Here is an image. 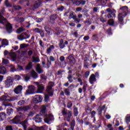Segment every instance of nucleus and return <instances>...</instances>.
<instances>
[{"mask_svg": "<svg viewBox=\"0 0 130 130\" xmlns=\"http://www.w3.org/2000/svg\"><path fill=\"white\" fill-rule=\"evenodd\" d=\"M95 114L96 112H95V111H92L91 112V118H93V117H94Z\"/></svg>", "mask_w": 130, "mask_h": 130, "instance_id": "obj_62", "label": "nucleus"}, {"mask_svg": "<svg viewBox=\"0 0 130 130\" xmlns=\"http://www.w3.org/2000/svg\"><path fill=\"white\" fill-rule=\"evenodd\" d=\"M28 122L27 121H24L21 122V124L23 127L24 130H27V124Z\"/></svg>", "mask_w": 130, "mask_h": 130, "instance_id": "obj_26", "label": "nucleus"}, {"mask_svg": "<svg viewBox=\"0 0 130 130\" xmlns=\"http://www.w3.org/2000/svg\"><path fill=\"white\" fill-rule=\"evenodd\" d=\"M30 108L28 106L25 107H20L17 109L18 111H23V110H28Z\"/></svg>", "mask_w": 130, "mask_h": 130, "instance_id": "obj_20", "label": "nucleus"}, {"mask_svg": "<svg viewBox=\"0 0 130 130\" xmlns=\"http://www.w3.org/2000/svg\"><path fill=\"white\" fill-rule=\"evenodd\" d=\"M67 79L69 80L70 83H72L73 82V80H72L73 79V76H72L71 75H69Z\"/></svg>", "mask_w": 130, "mask_h": 130, "instance_id": "obj_46", "label": "nucleus"}, {"mask_svg": "<svg viewBox=\"0 0 130 130\" xmlns=\"http://www.w3.org/2000/svg\"><path fill=\"white\" fill-rule=\"evenodd\" d=\"M96 81H97V80L96 79V77L95 76V74H91L89 78V82L90 83V84H91V85H93V84H94V83H95V82H96Z\"/></svg>", "mask_w": 130, "mask_h": 130, "instance_id": "obj_13", "label": "nucleus"}, {"mask_svg": "<svg viewBox=\"0 0 130 130\" xmlns=\"http://www.w3.org/2000/svg\"><path fill=\"white\" fill-rule=\"evenodd\" d=\"M36 71L38 74H42L44 71L42 68H41V66H40V64H38L37 65V68H36Z\"/></svg>", "mask_w": 130, "mask_h": 130, "instance_id": "obj_17", "label": "nucleus"}, {"mask_svg": "<svg viewBox=\"0 0 130 130\" xmlns=\"http://www.w3.org/2000/svg\"><path fill=\"white\" fill-rule=\"evenodd\" d=\"M41 5V1L40 0L38 1V2L36 3V4L34 5V8L35 9H38V8H39L40 7V5Z\"/></svg>", "mask_w": 130, "mask_h": 130, "instance_id": "obj_30", "label": "nucleus"}, {"mask_svg": "<svg viewBox=\"0 0 130 130\" xmlns=\"http://www.w3.org/2000/svg\"><path fill=\"white\" fill-rule=\"evenodd\" d=\"M25 105V101L24 100H21L18 102V105L19 106H22V105Z\"/></svg>", "mask_w": 130, "mask_h": 130, "instance_id": "obj_38", "label": "nucleus"}, {"mask_svg": "<svg viewBox=\"0 0 130 130\" xmlns=\"http://www.w3.org/2000/svg\"><path fill=\"white\" fill-rule=\"evenodd\" d=\"M107 12L108 13L109 17L108 18H115V10H112L110 8H108L106 10Z\"/></svg>", "mask_w": 130, "mask_h": 130, "instance_id": "obj_9", "label": "nucleus"}, {"mask_svg": "<svg viewBox=\"0 0 130 130\" xmlns=\"http://www.w3.org/2000/svg\"><path fill=\"white\" fill-rule=\"evenodd\" d=\"M73 111L75 116H78V115L79 114V112L78 111V108H77L76 107H74Z\"/></svg>", "mask_w": 130, "mask_h": 130, "instance_id": "obj_28", "label": "nucleus"}, {"mask_svg": "<svg viewBox=\"0 0 130 130\" xmlns=\"http://www.w3.org/2000/svg\"><path fill=\"white\" fill-rule=\"evenodd\" d=\"M9 56H10L11 58H16V55L15 53H10Z\"/></svg>", "mask_w": 130, "mask_h": 130, "instance_id": "obj_45", "label": "nucleus"}, {"mask_svg": "<svg viewBox=\"0 0 130 130\" xmlns=\"http://www.w3.org/2000/svg\"><path fill=\"white\" fill-rule=\"evenodd\" d=\"M98 4H101L103 6H104L106 3H107V0H96Z\"/></svg>", "mask_w": 130, "mask_h": 130, "instance_id": "obj_25", "label": "nucleus"}, {"mask_svg": "<svg viewBox=\"0 0 130 130\" xmlns=\"http://www.w3.org/2000/svg\"><path fill=\"white\" fill-rule=\"evenodd\" d=\"M14 79L16 80V81H20V80H21V76L19 75H15Z\"/></svg>", "mask_w": 130, "mask_h": 130, "instance_id": "obj_51", "label": "nucleus"}, {"mask_svg": "<svg viewBox=\"0 0 130 130\" xmlns=\"http://www.w3.org/2000/svg\"><path fill=\"white\" fill-rule=\"evenodd\" d=\"M35 128V130H44L45 127L42 126L38 127Z\"/></svg>", "mask_w": 130, "mask_h": 130, "instance_id": "obj_54", "label": "nucleus"}, {"mask_svg": "<svg viewBox=\"0 0 130 130\" xmlns=\"http://www.w3.org/2000/svg\"><path fill=\"white\" fill-rule=\"evenodd\" d=\"M67 59L69 60V63L70 64H75L76 63V59L73 55H70L67 57Z\"/></svg>", "mask_w": 130, "mask_h": 130, "instance_id": "obj_14", "label": "nucleus"}, {"mask_svg": "<svg viewBox=\"0 0 130 130\" xmlns=\"http://www.w3.org/2000/svg\"><path fill=\"white\" fill-rule=\"evenodd\" d=\"M27 89L26 91V95L28 94H34L35 93V90H36V87L33 85H31L27 87Z\"/></svg>", "mask_w": 130, "mask_h": 130, "instance_id": "obj_6", "label": "nucleus"}, {"mask_svg": "<svg viewBox=\"0 0 130 130\" xmlns=\"http://www.w3.org/2000/svg\"><path fill=\"white\" fill-rule=\"evenodd\" d=\"M120 13L118 14V19L119 23L121 25H123V19L125 17V16H127V14H129L128 11V7L127 6L122 7L120 8Z\"/></svg>", "mask_w": 130, "mask_h": 130, "instance_id": "obj_1", "label": "nucleus"}, {"mask_svg": "<svg viewBox=\"0 0 130 130\" xmlns=\"http://www.w3.org/2000/svg\"><path fill=\"white\" fill-rule=\"evenodd\" d=\"M75 125H76V121H75V120H72L71 122V128L72 130H74Z\"/></svg>", "mask_w": 130, "mask_h": 130, "instance_id": "obj_29", "label": "nucleus"}, {"mask_svg": "<svg viewBox=\"0 0 130 130\" xmlns=\"http://www.w3.org/2000/svg\"><path fill=\"white\" fill-rule=\"evenodd\" d=\"M54 86V83L52 82H50L48 84V86L47 87V92L50 96H52L53 93H52V87Z\"/></svg>", "mask_w": 130, "mask_h": 130, "instance_id": "obj_7", "label": "nucleus"}, {"mask_svg": "<svg viewBox=\"0 0 130 130\" xmlns=\"http://www.w3.org/2000/svg\"><path fill=\"white\" fill-rule=\"evenodd\" d=\"M7 69H6V68L3 66L0 67V74H2V75H5Z\"/></svg>", "mask_w": 130, "mask_h": 130, "instance_id": "obj_21", "label": "nucleus"}, {"mask_svg": "<svg viewBox=\"0 0 130 130\" xmlns=\"http://www.w3.org/2000/svg\"><path fill=\"white\" fill-rule=\"evenodd\" d=\"M72 19H73L75 22H77V23H80V22H81V19L77 18V15H73Z\"/></svg>", "mask_w": 130, "mask_h": 130, "instance_id": "obj_31", "label": "nucleus"}, {"mask_svg": "<svg viewBox=\"0 0 130 130\" xmlns=\"http://www.w3.org/2000/svg\"><path fill=\"white\" fill-rule=\"evenodd\" d=\"M23 31H24V28L22 27H20L19 28H18L17 30V33H18V34H20V33H21V32H23Z\"/></svg>", "mask_w": 130, "mask_h": 130, "instance_id": "obj_47", "label": "nucleus"}, {"mask_svg": "<svg viewBox=\"0 0 130 130\" xmlns=\"http://www.w3.org/2000/svg\"><path fill=\"white\" fill-rule=\"evenodd\" d=\"M64 9V7H63V6H61L57 8V11H60L61 12V11H63Z\"/></svg>", "mask_w": 130, "mask_h": 130, "instance_id": "obj_61", "label": "nucleus"}, {"mask_svg": "<svg viewBox=\"0 0 130 130\" xmlns=\"http://www.w3.org/2000/svg\"><path fill=\"white\" fill-rule=\"evenodd\" d=\"M43 99V98L41 95H36L33 99V102L36 104H37L38 103H40V102H42Z\"/></svg>", "mask_w": 130, "mask_h": 130, "instance_id": "obj_10", "label": "nucleus"}, {"mask_svg": "<svg viewBox=\"0 0 130 130\" xmlns=\"http://www.w3.org/2000/svg\"><path fill=\"white\" fill-rule=\"evenodd\" d=\"M10 54H11V53H9V52L7 50H5L4 51V55L5 56L8 55V56H10Z\"/></svg>", "mask_w": 130, "mask_h": 130, "instance_id": "obj_60", "label": "nucleus"}, {"mask_svg": "<svg viewBox=\"0 0 130 130\" xmlns=\"http://www.w3.org/2000/svg\"><path fill=\"white\" fill-rule=\"evenodd\" d=\"M2 62L4 64H8V63H9L10 62L7 59L3 58Z\"/></svg>", "mask_w": 130, "mask_h": 130, "instance_id": "obj_43", "label": "nucleus"}, {"mask_svg": "<svg viewBox=\"0 0 130 130\" xmlns=\"http://www.w3.org/2000/svg\"><path fill=\"white\" fill-rule=\"evenodd\" d=\"M53 118V116L51 114L47 115L45 117L44 121L48 123V124H50V120Z\"/></svg>", "mask_w": 130, "mask_h": 130, "instance_id": "obj_11", "label": "nucleus"}, {"mask_svg": "<svg viewBox=\"0 0 130 130\" xmlns=\"http://www.w3.org/2000/svg\"><path fill=\"white\" fill-rule=\"evenodd\" d=\"M49 99V95H48V94H45V101H46V102H47Z\"/></svg>", "mask_w": 130, "mask_h": 130, "instance_id": "obj_59", "label": "nucleus"}, {"mask_svg": "<svg viewBox=\"0 0 130 130\" xmlns=\"http://www.w3.org/2000/svg\"><path fill=\"white\" fill-rule=\"evenodd\" d=\"M92 38L94 40H98L99 39V38L98 37V35H92Z\"/></svg>", "mask_w": 130, "mask_h": 130, "instance_id": "obj_56", "label": "nucleus"}, {"mask_svg": "<svg viewBox=\"0 0 130 130\" xmlns=\"http://www.w3.org/2000/svg\"><path fill=\"white\" fill-rule=\"evenodd\" d=\"M17 38H18V39H19V40H21V41L24 40L22 34L21 35L18 36L17 37Z\"/></svg>", "mask_w": 130, "mask_h": 130, "instance_id": "obj_57", "label": "nucleus"}, {"mask_svg": "<svg viewBox=\"0 0 130 130\" xmlns=\"http://www.w3.org/2000/svg\"><path fill=\"white\" fill-rule=\"evenodd\" d=\"M73 35L74 36H75V37H76V38H78V31H75L73 34Z\"/></svg>", "mask_w": 130, "mask_h": 130, "instance_id": "obj_64", "label": "nucleus"}, {"mask_svg": "<svg viewBox=\"0 0 130 130\" xmlns=\"http://www.w3.org/2000/svg\"><path fill=\"white\" fill-rule=\"evenodd\" d=\"M64 59H65V58H64V56H61L59 58V60L60 61H64Z\"/></svg>", "mask_w": 130, "mask_h": 130, "instance_id": "obj_63", "label": "nucleus"}, {"mask_svg": "<svg viewBox=\"0 0 130 130\" xmlns=\"http://www.w3.org/2000/svg\"><path fill=\"white\" fill-rule=\"evenodd\" d=\"M20 114L21 115L16 116L15 118L11 120L12 123L18 124V123H19L21 120H23V119H24V118H23L22 116V114L20 113Z\"/></svg>", "mask_w": 130, "mask_h": 130, "instance_id": "obj_5", "label": "nucleus"}, {"mask_svg": "<svg viewBox=\"0 0 130 130\" xmlns=\"http://www.w3.org/2000/svg\"><path fill=\"white\" fill-rule=\"evenodd\" d=\"M9 44V41L7 39H4L2 41V46H7Z\"/></svg>", "mask_w": 130, "mask_h": 130, "instance_id": "obj_24", "label": "nucleus"}, {"mask_svg": "<svg viewBox=\"0 0 130 130\" xmlns=\"http://www.w3.org/2000/svg\"><path fill=\"white\" fill-rule=\"evenodd\" d=\"M10 71L11 72H16V68H15V66L13 64L10 65Z\"/></svg>", "mask_w": 130, "mask_h": 130, "instance_id": "obj_39", "label": "nucleus"}, {"mask_svg": "<svg viewBox=\"0 0 130 130\" xmlns=\"http://www.w3.org/2000/svg\"><path fill=\"white\" fill-rule=\"evenodd\" d=\"M106 107V105H103L102 107L100 106L99 107V112H100V113H102V111L104 110V109H105Z\"/></svg>", "mask_w": 130, "mask_h": 130, "instance_id": "obj_35", "label": "nucleus"}, {"mask_svg": "<svg viewBox=\"0 0 130 130\" xmlns=\"http://www.w3.org/2000/svg\"><path fill=\"white\" fill-rule=\"evenodd\" d=\"M5 129H6V130H14V129H13V126H11V125L7 126L5 127Z\"/></svg>", "mask_w": 130, "mask_h": 130, "instance_id": "obj_50", "label": "nucleus"}, {"mask_svg": "<svg viewBox=\"0 0 130 130\" xmlns=\"http://www.w3.org/2000/svg\"><path fill=\"white\" fill-rule=\"evenodd\" d=\"M87 87H88V84L86 83H84L82 89L84 91V92H86V91L87 90Z\"/></svg>", "mask_w": 130, "mask_h": 130, "instance_id": "obj_42", "label": "nucleus"}, {"mask_svg": "<svg viewBox=\"0 0 130 130\" xmlns=\"http://www.w3.org/2000/svg\"><path fill=\"white\" fill-rule=\"evenodd\" d=\"M50 66H51V61H50L49 60H47V67L48 69L50 68Z\"/></svg>", "mask_w": 130, "mask_h": 130, "instance_id": "obj_53", "label": "nucleus"}, {"mask_svg": "<svg viewBox=\"0 0 130 130\" xmlns=\"http://www.w3.org/2000/svg\"><path fill=\"white\" fill-rule=\"evenodd\" d=\"M32 68V62H30L28 63V65L26 66L25 70L26 71H28L29 70H31V68Z\"/></svg>", "mask_w": 130, "mask_h": 130, "instance_id": "obj_32", "label": "nucleus"}, {"mask_svg": "<svg viewBox=\"0 0 130 130\" xmlns=\"http://www.w3.org/2000/svg\"><path fill=\"white\" fill-rule=\"evenodd\" d=\"M84 24L87 25H91L92 24V22L90 21L89 19H88L84 22Z\"/></svg>", "mask_w": 130, "mask_h": 130, "instance_id": "obj_48", "label": "nucleus"}, {"mask_svg": "<svg viewBox=\"0 0 130 130\" xmlns=\"http://www.w3.org/2000/svg\"><path fill=\"white\" fill-rule=\"evenodd\" d=\"M74 5H76V6H80V5H82L84 6L86 4V1L85 0H75L74 1Z\"/></svg>", "mask_w": 130, "mask_h": 130, "instance_id": "obj_15", "label": "nucleus"}, {"mask_svg": "<svg viewBox=\"0 0 130 130\" xmlns=\"http://www.w3.org/2000/svg\"><path fill=\"white\" fill-rule=\"evenodd\" d=\"M108 23L110 26H113L114 25V20L110 19L108 20Z\"/></svg>", "mask_w": 130, "mask_h": 130, "instance_id": "obj_33", "label": "nucleus"}, {"mask_svg": "<svg viewBox=\"0 0 130 130\" xmlns=\"http://www.w3.org/2000/svg\"><path fill=\"white\" fill-rule=\"evenodd\" d=\"M13 109L8 108L7 109V112L8 115H10L11 114H12V113H13Z\"/></svg>", "mask_w": 130, "mask_h": 130, "instance_id": "obj_41", "label": "nucleus"}, {"mask_svg": "<svg viewBox=\"0 0 130 130\" xmlns=\"http://www.w3.org/2000/svg\"><path fill=\"white\" fill-rule=\"evenodd\" d=\"M6 119V114L4 113H0V119L1 120H4V119Z\"/></svg>", "mask_w": 130, "mask_h": 130, "instance_id": "obj_34", "label": "nucleus"}, {"mask_svg": "<svg viewBox=\"0 0 130 130\" xmlns=\"http://www.w3.org/2000/svg\"><path fill=\"white\" fill-rule=\"evenodd\" d=\"M62 113L64 116V120L68 122L71 121V117H72V115H73L72 111L70 110L68 111L66 110V109H63L62 110Z\"/></svg>", "mask_w": 130, "mask_h": 130, "instance_id": "obj_3", "label": "nucleus"}, {"mask_svg": "<svg viewBox=\"0 0 130 130\" xmlns=\"http://www.w3.org/2000/svg\"><path fill=\"white\" fill-rule=\"evenodd\" d=\"M22 37H23V40L27 39L30 37V36L28 35L27 33H22Z\"/></svg>", "mask_w": 130, "mask_h": 130, "instance_id": "obj_37", "label": "nucleus"}, {"mask_svg": "<svg viewBox=\"0 0 130 130\" xmlns=\"http://www.w3.org/2000/svg\"><path fill=\"white\" fill-rule=\"evenodd\" d=\"M34 84H36V85H37V90L36 91L37 93L39 94L43 93V91H44V86H43V84L38 82H34Z\"/></svg>", "mask_w": 130, "mask_h": 130, "instance_id": "obj_4", "label": "nucleus"}, {"mask_svg": "<svg viewBox=\"0 0 130 130\" xmlns=\"http://www.w3.org/2000/svg\"><path fill=\"white\" fill-rule=\"evenodd\" d=\"M15 100H18V96H9V101H15Z\"/></svg>", "mask_w": 130, "mask_h": 130, "instance_id": "obj_36", "label": "nucleus"}, {"mask_svg": "<svg viewBox=\"0 0 130 130\" xmlns=\"http://www.w3.org/2000/svg\"><path fill=\"white\" fill-rule=\"evenodd\" d=\"M72 106H73V103H72V102L69 101L67 104L68 108H71Z\"/></svg>", "mask_w": 130, "mask_h": 130, "instance_id": "obj_49", "label": "nucleus"}, {"mask_svg": "<svg viewBox=\"0 0 130 130\" xmlns=\"http://www.w3.org/2000/svg\"><path fill=\"white\" fill-rule=\"evenodd\" d=\"M35 121L36 122L39 123V122H41V121H42V118L40 116L37 115L35 118Z\"/></svg>", "mask_w": 130, "mask_h": 130, "instance_id": "obj_19", "label": "nucleus"}, {"mask_svg": "<svg viewBox=\"0 0 130 130\" xmlns=\"http://www.w3.org/2000/svg\"><path fill=\"white\" fill-rule=\"evenodd\" d=\"M30 76L33 78L34 79H37L38 78V74L35 71L32 70L30 72Z\"/></svg>", "mask_w": 130, "mask_h": 130, "instance_id": "obj_18", "label": "nucleus"}, {"mask_svg": "<svg viewBox=\"0 0 130 130\" xmlns=\"http://www.w3.org/2000/svg\"><path fill=\"white\" fill-rule=\"evenodd\" d=\"M64 93L66 96H70V95H71V91H70V89L69 88H64Z\"/></svg>", "mask_w": 130, "mask_h": 130, "instance_id": "obj_27", "label": "nucleus"}, {"mask_svg": "<svg viewBox=\"0 0 130 130\" xmlns=\"http://www.w3.org/2000/svg\"><path fill=\"white\" fill-rule=\"evenodd\" d=\"M46 31L47 33V34H48V35H52V32H53V31L51 29H46Z\"/></svg>", "mask_w": 130, "mask_h": 130, "instance_id": "obj_52", "label": "nucleus"}, {"mask_svg": "<svg viewBox=\"0 0 130 130\" xmlns=\"http://www.w3.org/2000/svg\"><path fill=\"white\" fill-rule=\"evenodd\" d=\"M22 90H23V86L22 85H18L14 88V92L15 94H21L22 93Z\"/></svg>", "mask_w": 130, "mask_h": 130, "instance_id": "obj_12", "label": "nucleus"}, {"mask_svg": "<svg viewBox=\"0 0 130 130\" xmlns=\"http://www.w3.org/2000/svg\"><path fill=\"white\" fill-rule=\"evenodd\" d=\"M86 111L87 113H88V114H90V113H91V112H92V110L90 108H87L86 110Z\"/></svg>", "mask_w": 130, "mask_h": 130, "instance_id": "obj_58", "label": "nucleus"}, {"mask_svg": "<svg viewBox=\"0 0 130 130\" xmlns=\"http://www.w3.org/2000/svg\"><path fill=\"white\" fill-rule=\"evenodd\" d=\"M4 13H5V8H3L1 10V13H0V24H2L3 26L6 25L7 32H8V33H12L13 26H12V25L9 22L6 23L7 19L4 17L3 14H2Z\"/></svg>", "mask_w": 130, "mask_h": 130, "instance_id": "obj_2", "label": "nucleus"}, {"mask_svg": "<svg viewBox=\"0 0 130 130\" xmlns=\"http://www.w3.org/2000/svg\"><path fill=\"white\" fill-rule=\"evenodd\" d=\"M125 121L126 122H129L130 121V116L127 115L125 117Z\"/></svg>", "mask_w": 130, "mask_h": 130, "instance_id": "obj_55", "label": "nucleus"}, {"mask_svg": "<svg viewBox=\"0 0 130 130\" xmlns=\"http://www.w3.org/2000/svg\"><path fill=\"white\" fill-rule=\"evenodd\" d=\"M13 84V80H12V79H11L10 78H8L5 82V87L6 88H9L10 87H11V86H12Z\"/></svg>", "mask_w": 130, "mask_h": 130, "instance_id": "obj_16", "label": "nucleus"}, {"mask_svg": "<svg viewBox=\"0 0 130 130\" xmlns=\"http://www.w3.org/2000/svg\"><path fill=\"white\" fill-rule=\"evenodd\" d=\"M69 45V42L68 41L61 39L59 41V47L60 49H63L66 47V45Z\"/></svg>", "mask_w": 130, "mask_h": 130, "instance_id": "obj_8", "label": "nucleus"}, {"mask_svg": "<svg viewBox=\"0 0 130 130\" xmlns=\"http://www.w3.org/2000/svg\"><path fill=\"white\" fill-rule=\"evenodd\" d=\"M52 49H54V46L53 45L50 46V47L47 49V53H48V54H49V53H51Z\"/></svg>", "mask_w": 130, "mask_h": 130, "instance_id": "obj_23", "label": "nucleus"}, {"mask_svg": "<svg viewBox=\"0 0 130 130\" xmlns=\"http://www.w3.org/2000/svg\"><path fill=\"white\" fill-rule=\"evenodd\" d=\"M24 80L25 82H28V80H30V76L28 74H26L24 76Z\"/></svg>", "mask_w": 130, "mask_h": 130, "instance_id": "obj_44", "label": "nucleus"}, {"mask_svg": "<svg viewBox=\"0 0 130 130\" xmlns=\"http://www.w3.org/2000/svg\"><path fill=\"white\" fill-rule=\"evenodd\" d=\"M28 46H29V45L28 44H22L20 45V47L21 49H23V48H26V47H28Z\"/></svg>", "mask_w": 130, "mask_h": 130, "instance_id": "obj_40", "label": "nucleus"}, {"mask_svg": "<svg viewBox=\"0 0 130 130\" xmlns=\"http://www.w3.org/2000/svg\"><path fill=\"white\" fill-rule=\"evenodd\" d=\"M9 96L8 95H3L2 96L1 98H0V100L2 101H9Z\"/></svg>", "mask_w": 130, "mask_h": 130, "instance_id": "obj_22", "label": "nucleus"}]
</instances>
